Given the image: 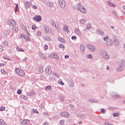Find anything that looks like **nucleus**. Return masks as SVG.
I'll list each match as a JSON object with an SVG mask.
<instances>
[{"mask_svg":"<svg viewBox=\"0 0 125 125\" xmlns=\"http://www.w3.org/2000/svg\"><path fill=\"white\" fill-rule=\"evenodd\" d=\"M114 43L116 46H119V44H120V42H119V40L117 39V36H113L111 39L106 42V44L108 46H112Z\"/></svg>","mask_w":125,"mask_h":125,"instance_id":"obj_1","label":"nucleus"},{"mask_svg":"<svg viewBox=\"0 0 125 125\" xmlns=\"http://www.w3.org/2000/svg\"><path fill=\"white\" fill-rule=\"evenodd\" d=\"M15 72L20 77H25V72L23 69L20 68H16Z\"/></svg>","mask_w":125,"mask_h":125,"instance_id":"obj_2","label":"nucleus"},{"mask_svg":"<svg viewBox=\"0 0 125 125\" xmlns=\"http://www.w3.org/2000/svg\"><path fill=\"white\" fill-rule=\"evenodd\" d=\"M101 56L104 59H110V56L108 55L107 52L105 50H102L101 52Z\"/></svg>","mask_w":125,"mask_h":125,"instance_id":"obj_3","label":"nucleus"},{"mask_svg":"<svg viewBox=\"0 0 125 125\" xmlns=\"http://www.w3.org/2000/svg\"><path fill=\"white\" fill-rule=\"evenodd\" d=\"M78 9L82 12V13H84L85 14L86 13V9L84 6H82V5L78 4Z\"/></svg>","mask_w":125,"mask_h":125,"instance_id":"obj_4","label":"nucleus"},{"mask_svg":"<svg viewBox=\"0 0 125 125\" xmlns=\"http://www.w3.org/2000/svg\"><path fill=\"white\" fill-rule=\"evenodd\" d=\"M87 47L89 48V49L92 52H94V51L96 50V48L95 46H94V45H91V44H87Z\"/></svg>","mask_w":125,"mask_h":125,"instance_id":"obj_5","label":"nucleus"},{"mask_svg":"<svg viewBox=\"0 0 125 125\" xmlns=\"http://www.w3.org/2000/svg\"><path fill=\"white\" fill-rule=\"evenodd\" d=\"M59 3L62 8H65L66 3H65V1H64V0H59Z\"/></svg>","mask_w":125,"mask_h":125,"instance_id":"obj_6","label":"nucleus"},{"mask_svg":"<svg viewBox=\"0 0 125 125\" xmlns=\"http://www.w3.org/2000/svg\"><path fill=\"white\" fill-rule=\"evenodd\" d=\"M33 20L36 21L37 22H40L42 21V17L40 15L35 16L33 18Z\"/></svg>","mask_w":125,"mask_h":125,"instance_id":"obj_7","label":"nucleus"},{"mask_svg":"<svg viewBox=\"0 0 125 125\" xmlns=\"http://www.w3.org/2000/svg\"><path fill=\"white\" fill-rule=\"evenodd\" d=\"M74 32L78 37H82V32L78 28H75L74 30Z\"/></svg>","mask_w":125,"mask_h":125,"instance_id":"obj_8","label":"nucleus"},{"mask_svg":"<svg viewBox=\"0 0 125 125\" xmlns=\"http://www.w3.org/2000/svg\"><path fill=\"white\" fill-rule=\"evenodd\" d=\"M61 116L64 118H68V117H70V113L67 111L62 112L61 113Z\"/></svg>","mask_w":125,"mask_h":125,"instance_id":"obj_9","label":"nucleus"},{"mask_svg":"<svg viewBox=\"0 0 125 125\" xmlns=\"http://www.w3.org/2000/svg\"><path fill=\"white\" fill-rule=\"evenodd\" d=\"M49 58H54L55 59H59V56L55 53H53L52 54L49 55Z\"/></svg>","mask_w":125,"mask_h":125,"instance_id":"obj_10","label":"nucleus"},{"mask_svg":"<svg viewBox=\"0 0 125 125\" xmlns=\"http://www.w3.org/2000/svg\"><path fill=\"white\" fill-rule=\"evenodd\" d=\"M45 73L49 75L51 74V73H52V71H51V67L49 66H47L45 69Z\"/></svg>","mask_w":125,"mask_h":125,"instance_id":"obj_11","label":"nucleus"},{"mask_svg":"<svg viewBox=\"0 0 125 125\" xmlns=\"http://www.w3.org/2000/svg\"><path fill=\"white\" fill-rule=\"evenodd\" d=\"M8 24L9 26H15V25H16V21L14 20H9Z\"/></svg>","mask_w":125,"mask_h":125,"instance_id":"obj_12","label":"nucleus"},{"mask_svg":"<svg viewBox=\"0 0 125 125\" xmlns=\"http://www.w3.org/2000/svg\"><path fill=\"white\" fill-rule=\"evenodd\" d=\"M125 68V64H121L119 65L117 68V71L118 72H122V71H124V69Z\"/></svg>","mask_w":125,"mask_h":125,"instance_id":"obj_13","label":"nucleus"},{"mask_svg":"<svg viewBox=\"0 0 125 125\" xmlns=\"http://www.w3.org/2000/svg\"><path fill=\"white\" fill-rule=\"evenodd\" d=\"M32 4V2H30L28 1H25L24 2V6L26 9H28L29 7H30V5Z\"/></svg>","mask_w":125,"mask_h":125,"instance_id":"obj_14","label":"nucleus"},{"mask_svg":"<svg viewBox=\"0 0 125 125\" xmlns=\"http://www.w3.org/2000/svg\"><path fill=\"white\" fill-rule=\"evenodd\" d=\"M29 123H30V120H29L24 119L21 123V125H28V124H29Z\"/></svg>","mask_w":125,"mask_h":125,"instance_id":"obj_15","label":"nucleus"},{"mask_svg":"<svg viewBox=\"0 0 125 125\" xmlns=\"http://www.w3.org/2000/svg\"><path fill=\"white\" fill-rule=\"evenodd\" d=\"M80 50L81 51H82V53H84V52H85V47L84 46V45L81 44L80 45Z\"/></svg>","mask_w":125,"mask_h":125,"instance_id":"obj_16","label":"nucleus"},{"mask_svg":"<svg viewBox=\"0 0 125 125\" xmlns=\"http://www.w3.org/2000/svg\"><path fill=\"white\" fill-rule=\"evenodd\" d=\"M68 83L70 87H74V81H73L72 79L68 80Z\"/></svg>","mask_w":125,"mask_h":125,"instance_id":"obj_17","label":"nucleus"},{"mask_svg":"<svg viewBox=\"0 0 125 125\" xmlns=\"http://www.w3.org/2000/svg\"><path fill=\"white\" fill-rule=\"evenodd\" d=\"M44 31L45 33L47 35V34L49 33V27H48L47 25H45V27H44Z\"/></svg>","mask_w":125,"mask_h":125,"instance_id":"obj_18","label":"nucleus"},{"mask_svg":"<svg viewBox=\"0 0 125 125\" xmlns=\"http://www.w3.org/2000/svg\"><path fill=\"white\" fill-rule=\"evenodd\" d=\"M3 33H4V37H5V38H6V37H7V36H8L9 34H10V30H4Z\"/></svg>","mask_w":125,"mask_h":125,"instance_id":"obj_19","label":"nucleus"},{"mask_svg":"<svg viewBox=\"0 0 125 125\" xmlns=\"http://www.w3.org/2000/svg\"><path fill=\"white\" fill-rule=\"evenodd\" d=\"M112 13L113 14V15H115L116 16V17H117V18H118V19H119V20H121V18L120 17V16H119V15L118 14V13H117L116 11L113 10L112 11Z\"/></svg>","mask_w":125,"mask_h":125,"instance_id":"obj_20","label":"nucleus"},{"mask_svg":"<svg viewBox=\"0 0 125 125\" xmlns=\"http://www.w3.org/2000/svg\"><path fill=\"white\" fill-rule=\"evenodd\" d=\"M89 102L93 103H98L99 101L97 100H95L94 99H90L89 100Z\"/></svg>","mask_w":125,"mask_h":125,"instance_id":"obj_21","label":"nucleus"},{"mask_svg":"<svg viewBox=\"0 0 125 125\" xmlns=\"http://www.w3.org/2000/svg\"><path fill=\"white\" fill-rule=\"evenodd\" d=\"M111 95L112 97H113L114 98H121V96L116 93L112 94Z\"/></svg>","mask_w":125,"mask_h":125,"instance_id":"obj_22","label":"nucleus"},{"mask_svg":"<svg viewBox=\"0 0 125 125\" xmlns=\"http://www.w3.org/2000/svg\"><path fill=\"white\" fill-rule=\"evenodd\" d=\"M68 25H64L63 26V30L64 32H67V34H69V29H68Z\"/></svg>","mask_w":125,"mask_h":125,"instance_id":"obj_23","label":"nucleus"},{"mask_svg":"<svg viewBox=\"0 0 125 125\" xmlns=\"http://www.w3.org/2000/svg\"><path fill=\"white\" fill-rule=\"evenodd\" d=\"M77 116H78L79 118H82V119H85L86 118V116H85L84 114H77Z\"/></svg>","mask_w":125,"mask_h":125,"instance_id":"obj_24","label":"nucleus"},{"mask_svg":"<svg viewBox=\"0 0 125 125\" xmlns=\"http://www.w3.org/2000/svg\"><path fill=\"white\" fill-rule=\"evenodd\" d=\"M23 37L26 42H30L31 41V39H30V38L28 36L23 35Z\"/></svg>","mask_w":125,"mask_h":125,"instance_id":"obj_25","label":"nucleus"},{"mask_svg":"<svg viewBox=\"0 0 125 125\" xmlns=\"http://www.w3.org/2000/svg\"><path fill=\"white\" fill-rule=\"evenodd\" d=\"M91 24H88L86 25V29H84L83 31H84V32H85V31H86V30H89V29H91Z\"/></svg>","mask_w":125,"mask_h":125,"instance_id":"obj_26","label":"nucleus"},{"mask_svg":"<svg viewBox=\"0 0 125 125\" xmlns=\"http://www.w3.org/2000/svg\"><path fill=\"white\" fill-rule=\"evenodd\" d=\"M97 34H98V35H104V32L102 31V30L98 29L97 30Z\"/></svg>","mask_w":125,"mask_h":125,"instance_id":"obj_27","label":"nucleus"},{"mask_svg":"<svg viewBox=\"0 0 125 125\" xmlns=\"http://www.w3.org/2000/svg\"><path fill=\"white\" fill-rule=\"evenodd\" d=\"M15 13L18 12L19 11V6L18 5V4H16V7L15 8Z\"/></svg>","mask_w":125,"mask_h":125,"instance_id":"obj_28","label":"nucleus"},{"mask_svg":"<svg viewBox=\"0 0 125 125\" xmlns=\"http://www.w3.org/2000/svg\"><path fill=\"white\" fill-rule=\"evenodd\" d=\"M13 32H14V33H17L18 32V28L16 27V26H13L12 28Z\"/></svg>","mask_w":125,"mask_h":125,"instance_id":"obj_29","label":"nucleus"},{"mask_svg":"<svg viewBox=\"0 0 125 125\" xmlns=\"http://www.w3.org/2000/svg\"><path fill=\"white\" fill-rule=\"evenodd\" d=\"M85 22H86V20H85V19H81L80 20V23L81 24H84V23H85Z\"/></svg>","mask_w":125,"mask_h":125,"instance_id":"obj_30","label":"nucleus"},{"mask_svg":"<svg viewBox=\"0 0 125 125\" xmlns=\"http://www.w3.org/2000/svg\"><path fill=\"white\" fill-rule=\"evenodd\" d=\"M58 39L59 42H65V40L61 37H59Z\"/></svg>","mask_w":125,"mask_h":125,"instance_id":"obj_31","label":"nucleus"},{"mask_svg":"<svg viewBox=\"0 0 125 125\" xmlns=\"http://www.w3.org/2000/svg\"><path fill=\"white\" fill-rule=\"evenodd\" d=\"M108 4H109L110 5V6H112V7H115L116 6V5H115V4L110 2V1H108L107 2Z\"/></svg>","mask_w":125,"mask_h":125,"instance_id":"obj_32","label":"nucleus"},{"mask_svg":"<svg viewBox=\"0 0 125 125\" xmlns=\"http://www.w3.org/2000/svg\"><path fill=\"white\" fill-rule=\"evenodd\" d=\"M48 6H49V7H53V3L52 2H48Z\"/></svg>","mask_w":125,"mask_h":125,"instance_id":"obj_33","label":"nucleus"},{"mask_svg":"<svg viewBox=\"0 0 125 125\" xmlns=\"http://www.w3.org/2000/svg\"><path fill=\"white\" fill-rule=\"evenodd\" d=\"M113 116L115 118H116V117H119V116H120V113L119 112H117V113L115 112L113 113Z\"/></svg>","mask_w":125,"mask_h":125,"instance_id":"obj_34","label":"nucleus"},{"mask_svg":"<svg viewBox=\"0 0 125 125\" xmlns=\"http://www.w3.org/2000/svg\"><path fill=\"white\" fill-rule=\"evenodd\" d=\"M58 46L59 47H60V48H62L63 50L65 49V47L64 46V45H63V44H60L58 45Z\"/></svg>","mask_w":125,"mask_h":125,"instance_id":"obj_35","label":"nucleus"},{"mask_svg":"<svg viewBox=\"0 0 125 125\" xmlns=\"http://www.w3.org/2000/svg\"><path fill=\"white\" fill-rule=\"evenodd\" d=\"M17 50H19V51H21V52H24V50L22 48L19 47V46H17Z\"/></svg>","mask_w":125,"mask_h":125,"instance_id":"obj_36","label":"nucleus"},{"mask_svg":"<svg viewBox=\"0 0 125 125\" xmlns=\"http://www.w3.org/2000/svg\"><path fill=\"white\" fill-rule=\"evenodd\" d=\"M0 125H6V124L4 121L1 119H0Z\"/></svg>","mask_w":125,"mask_h":125,"instance_id":"obj_37","label":"nucleus"},{"mask_svg":"<svg viewBox=\"0 0 125 125\" xmlns=\"http://www.w3.org/2000/svg\"><path fill=\"white\" fill-rule=\"evenodd\" d=\"M20 97V98H21L22 99H24V100H26V99H27V96L24 95H21Z\"/></svg>","mask_w":125,"mask_h":125,"instance_id":"obj_38","label":"nucleus"},{"mask_svg":"<svg viewBox=\"0 0 125 125\" xmlns=\"http://www.w3.org/2000/svg\"><path fill=\"white\" fill-rule=\"evenodd\" d=\"M86 56L88 59H92L93 58V57H92V55L91 54H88L86 55Z\"/></svg>","mask_w":125,"mask_h":125,"instance_id":"obj_39","label":"nucleus"},{"mask_svg":"<svg viewBox=\"0 0 125 125\" xmlns=\"http://www.w3.org/2000/svg\"><path fill=\"white\" fill-rule=\"evenodd\" d=\"M1 73L2 74H3V75H7L8 73H7V72L4 71V69H1Z\"/></svg>","mask_w":125,"mask_h":125,"instance_id":"obj_40","label":"nucleus"},{"mask_svg":"<svg viewBox=\"0 0 125 125\" xmlns=\"http://www.w3.org/2000/svg\"><path fill=\"white\" fill-rule=\"evenodd\" d=\"M64 123H65V120H60V125H64Z\"/></svg>","mask_w":125,"mask_h":125,"instance_id":"obj_41","label":"nucleus"},{"mask_svg":"<svg viewBox=\"0 0 125 125\" xmlns=\"http://www.w3.org/2000/svg\"><path fill=\"white\" fill-rule=\"evenodd\" d=\"M23 30H24V31L25 32V33H26V34L28 35V36H31L30 35V33L29 32H28V30H27V29H26V27H24V29H23Z\"/></svg>","mask_w":125,"mask_h":125,"instance_id":"obj_42","label":"nucleus"},{"mask_svg":"<svg viewBox=\"0 0 125 125\" xmlns=\"http://www.w3.org/2000/svg\"><path fill=\"white\" fill-rule=\"evenodd\" d=\"M101 113L102 114H105L106 113V110L104 109V108H102L101 110Z\"/></svg>","mask_w":125,"mask_h":125,"instance_id":"obj_43","label":"nucleus"},{"mask_svg":"<svg viewBox=\"0 0 125 125\" xmlns=\"http://www.w3.org/2000/svg\"><path fill=\"white\" fill-rule=\"evenodd\" d=\"M2 43L4 44V45H5V46H8V42H7L4 41L3 42H2Z\"/></svg>","mask_w":125,"mask_h":125,"instance_id":"obj_44","label":"nucleus"},{"mask_svg":"<svg viewBox=\"0 0 125 125\" xmlns=\"http://www.w3.org/2000/svg\"><path fill=\"white\" fill-rule=\"evenodd\" d=\"M45 89H48V90H51V86L48 85L45 87Z\"/></svg>","mask_w":125,"mask_h":125,"instance_id":"obj_45","label":"nucleus"},{"mask_svg":"<svg viewBox=\"0 0 125 125\" xmlns=\"http://www.w3.org/2000/svg\"><path fill=\"white\" fill-rule=\"evenodd\" d=\"M37 35L38 37H41L42 36V32L40 31H37Z\"/></svg>","mask_w":125,"mask_h":125,"instance_id":"obj_46","label":"nucleus"},{"mask_svg":"<svg viewBox=\"0 0 125 125\" xmlns=\"http://www.w3.org/2000/svg\"><path fill=\"white\" fill-rule=\"evenodd\" d=\"M104 41L105 42H108V40H109V37L106 36V37H104L103 38Z\"/></svg>","mask_w":125,"mask_h":125,"instance_id":"obj_47","label":"nucleus"},{"mask_svg":"<svg viewBox=\"0 0 125 125\" xmlns=\"http://www.w3.org/2000/svg\"><path fill=\"white\" fill-rule=\"evenodd\" d=\"M64 100V96H62L60 97V101L63 102Z\"/></svg>","mask_w":125,"mask_h":125,"instance_id":"obj_48","label":"nucleus"},{"mask_svg":"<svg viewBox=\"0 0 125 125\" xmlns=\"http://www.w3.org/2000/svg\"><path fill=\"white\" fill-rule=\"evenodd\" d=\"M53 76H55V77H57V78H59V77H60V76L58 75L57 74V73L54 72V73H53Z\"/></svg>","mask_w":125,"mask_h":125,"instance_id":"obj_49","label":"nucleus"},{"mask_svg":"<svg viewBox=\"0 0 125 125\" xmlns=\"http://www.w3.org/2000/svg\"><path fill=\"white\" fill-rule=\"evenodd\" d=\"M44 50H47V49H48V46L47 45L45 44L44 47Z\"/></svg>","mask_w":125,"mask_h":125,"instance_id":"obj_50","label":"nucleus"},{"mask_svg":"<svg viewBox=\"0 0 125 125\" xmlns=\"http://www.w3.org/2000/svg\"><path fill=\"white\" fill-rule=\"evenodd\" d=\"M43 71V70L42 69V68L40 67V69H39V73H42Z\"/></svg>","mask_w":125,"mask_h":125,"instance_id":"obj_51","label":"nucleus"},{"mask_svg":"<svg viewBox=\"0 0 125 125\" xmlns=\"http://www.w3.org/2000/svg\"><path fill=\"white\" fill-rule=\"evenodd\" d=\"M2 51H3V47H2L1 45H0V52H2Z\"/></svg>","mask_w":125,"mask_h":125,"instance_id":"obj_52","label":"nucleus"},{"mask_svg":"<svg viewBox=\"0 0 125 125\" xmlns=\"http://www.w3.org/2000/svg\"><path fill=\"white\" fill-rule=\"evenodd\" d=\"M22 93L21 90H18L17 91V94H21Z\"/></svg>","mask_w":125,"mask_h":125,"instance_id":"obj_53","label":"nucleus"},{"mask_svg":"<svg viewBox=\"0 0 125 125\" xmlns=\"http://www.w3.org/2000/svg\"><path fill=\"white\" fill-rule=\"evenodd\" d=\"M31 28L32 30H36L37 26H36V25H32Z\"/></svg>","mask_w":125,"mask_h":125,"instance_id":"obj_54","label":"nucleus"},{"mask_svg":"<svg viewBox=\"0 0 125 125\" xmlns=\"http://www.w3.org/2000/svg\"><path fill=\"white\" fill-rule=\"evenodd\" d=\"M52 25L54 27V28H56V23L54 22V21H53Z\"/></svg>","mask_w":125,"mask_h":125,"instance_id":"obj_55","label":"nucleus"},{"mask_svg":"<svg viewBox=\"0 0 125 125\" xmlns=\"http://www.w3.org/2000/svg\"><path fill=\"white\" fill-rule=\"evenodd\" d=\"M71 39L72 40H77V37L75 36H73L71 37Z\"/></svg>","mask_w":125,"mask_h":125,"instance_id":"obj_56","label":"nucleus"},{"mask_svg":"<svg viewBox=\"0 0 125 125\" xmlns=\"http://www.w3.org/2000/svg\"><path fill=\"white\" fill-rule=\"evenodd\" d=\"M5 109V107L1 106V107H0V111H3V110H4Z\"/></svg>","mask_w":125,"mask_h":125,"instance_id":"obj_57","label":"nucleus"},{"mask_svg":"<svg viewBox=\"0 0 125 125\" xmlns=\"http://www.w3.org/2000/svg\"><path fill=\"white\" fill-rule=\"evenodd\" d=\"M33 112H34V113H36V114H39V111H38V110H37V109H34V110H33Z\"/></svg>","mask_w":125,"mask_h":125,"instance_id":"obj_58","label":"nucleus"},{"mask_svg":"<svg viewBox=\"0 0 125 125\" xmlns=\"http://www.w3.org/2000/svg\"><path fill=\"white\" fill-rule=\"evenodd\" d=\"M104 125H113V124H110V123H108V122H105V123H104Z\"/></svg>","mask_w":125,"mask_h":125,"instance_id":"obj_59","label":"nucleus"},{"mask_svg":"<svg viewBox=\"0 0 125 125\" xmlns=\"http://www.w3.org/2000/svg\"><path fill=\"white\" fill-rule=\"evenodd\" d=\"M32 8H33V9H37L38 7H37V6H36V5H33V6H32Z\"/></svg>","mask_w":125,"mask_h":125,"instance_id":"obj_60","label":"nucleus"},{"mask_svg":"<svg viewBox=\"0 0 125 125\" xmlns=\"http://www.w3.org/2000/svg\"><path fill=\"white\" fill-rule=\"evenodd\" d=\"M27 59H28V57H25L24 59H23V62H26L27 61Z\"/></svg>","mask_w":125,"mask_h":125,"instance_id":"obj_61","label":"nucleus"},{"mask_svg":"<svg viewBox=\"0 0 125 125\" xmlns=\"http://www.w3.org/2000/svg\"><path fill=\"white\" fill-rule=\"evenodd\" d=\"M43 125H48V123L47 122H44L43 123Z\"/></svg>","mask_w":125,"mask_h":125,"instance_id":"obj_62","label":"nucleus"},{"mask_svg":"<svg viewBox=\"0 0 125 125\" xmlns=\"http://www.w3.org/2000/svg\"><path fill=\"white\" fill-rule=\"evenodd\" d=\"M82 124H83V122L80 121L77 124V125H82Z\"/></svg>","mask_w":125,"mask_h":125,"instance_id":"obj_63","label":"nucleus"},{"mask_svg":"<svg viewBox=\"0 0 125 125\" xmlns=\"http://www.w3.org/2000/svg\"><path fill=\"white\" fill-rule=\"evenodd\" d=\"M43 114H44L45 116H48V113L47 112H43Z\"/></svg>","mask_w":125,"mask_h":125,"instance_id":"obj_64","label":"nucleus"}]
</instances>
